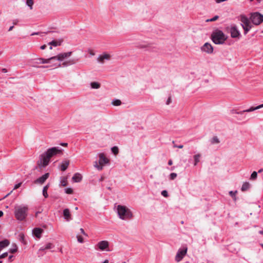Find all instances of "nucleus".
I'll return each mask as SVG.
<instances>
[{"mask_svg":"<svg viewBox=\"0 0 263 263\" xmlns=\"http://www.w3.org/2000/svg\"><path fill=\"white\" fill-rule=\"evenodd\" d=\"M117 212L119 218L123 220H129L133 217V212L125 205H118Z\"/></svg>","mask_w":263,"mask_h":263,"instance_id":"1","label":"nucleus"},{"mask_svg":"<svg viewBox=\"0 0 263 263\" xmlns=\"http://www.w3.org/2000/svg\"><path fill=\"white\" fill-rule=\"evenodd\" d=\"M28 211L27 205H16L14 207V215L17 220L22 221L24 220Z\"/></svg>","mask_w":263,"mask_h":263,"instance_id":"2","label":"nucleus"},{"mask_svg":"<svg viewBox=\"0 0 263 263\" xmlns=\"http://www.w3.org/2000/svg\"><path fill=\"white\" fill-rule=\"evenodd\" d=\"M211 37L215 44H222L226 41L228 36L221 30L217 29L212 33Z\"/></svg>","mask_w":263,"mask_h":263,"instance_id":"3","label":"nucleus"},{"mask_svg":"<svg viewBox=\"0 0 263 263\" xmlns=\"http://www.w3.org/2000/svg\"><path fill=\"white\" fill-rule=\"evenodd\" d=\"M51 157V156L49 154L47 151L45 152L40 156V160L37 162L39 166L40 167H45L47 166Z\"/></svg>","mask_w":263,"mask_h":263,"instance_id":"4","label":"nucleus"},{"mask_svg":"<svg viewBox=\"0 0 263 263\" xmlns=\"http://www.w3.org/2000/svg\"><path fill=\"white\" fill-rule=\"evenodd\" d=\"M240 21L241 23V26L244 30V33L245 34H246L252 28V25L250 22L251 21L245 15H241Z\"/></svg>","mask_w":263,"mask_h":263,"instance_id":"5","label":"nucleus"},{"mask_svg":"<svg viewBox=\"0 0 263 263\" xmlns=\"http://www.w3.org/2000/svg\"><path fill=\"white\" fill-rule=\"evenodd\" d=\"M250 20L254 25H258L263 21V15L258 12H254L251 14Z\"/></svg>","mask_w":263,"mask_h":263,"instance_id":"6","label":"nucleus"},{"mask_svg":"<svg viewBox=\"0 0 263 263\" xmlns=\"http://www.w3.org/2000/svg\"><path fill=\"white\" fill-rule=\"evenodd\" d=\"M187 251V248L186 247H183V248L179 249L175 256L176 261L177 262L180 261L186 255Z\"/></svg>","mask_w":263,"mask_h":263,"instance_id":"7","label":"nucleus"},{"mask_svg":"<svg viewBox=\"0 0 263 263\" xmlns=\"http://www.w3.org/2000/svg\"><path fill=\"white\" fill-rule=\"evenodd\" d=\"M97 246L100 251H106L109 252L111 250L109 249V242L107 240H102L99 241Z\"/></svg>","mask_w":263,"mask_h":263,"instance_id":"8","label":"nucleus"},{"mask_svg":"<svg viewBox=\"0 0 263 263\" xmlns=\"http://www.w3.org/2000/svg\"><path fill=\"white\" fill-rule=\"evenodd\" d=\"M72 52L69 51L67 52L61 53L56 56L52 57L53 61H62L64 59L69 58L71 55Z\"/></svg>","mask_w":263,"mask_h":263,"instance_id":"9","label":"nucleus"},{"mask_svg":"<svg viewBox=\"0 0 263 263\" xmlns=\"http://www.w3.org/2000/svg\"><path fill=\"white\" fill-rule=\"evenodd\" d=\"M230 32L232 38L239 39L241 34L236 26H232L230 27Z\"/></svg>","mask_w":263,"mask_h":263,"instance_id":"10","label":"nucleus"},{"mask_svg":"<svg viewBox=\"0 0 263 263\" xmlns=\"http://www.w3.org/2000/svg\"><path fill=\"white\" fill-rule=\"evenodd\" d=\"M46 151L52 157L58 154H61L63 149L59 147H53L48 149Z\"/></svg>","mask_w":263,"mask_h":263,"instance_id":"11","label":"nucleus"},{"mask_svg":"<svg viewBox=\"0 0 263 263\" xmlns=\"http://www.w3.org/2000/svg\"><path fill=\"white\" fill-rule=\"evenodd\" d=\"M46 151L52 157L58 154H61L63 149L59 147H53L48 149Z\"/></svg>","mask_w":263,"mask_h":263,"instance_id":"12","label":"nucleus"},{"mask_svg":"<svg viewBox=\"0 0 263 263\" xmlns=\"http://www.w3.org/2000/svg\"><path fill=\"white\" fill-rule=\"evenodd\" d=\"M201 50L203 52L211 54L213 52V48L211 44L205 43L201 47Z\"/></svg>","mask_w":263,"mask_h":263,"instance_id":"13","label":"nucleus"},{"mask_svg":"<svg viewBox=\"0 0 263 263\" xmlns=\"http://www.w3.org/2000/svg\"><path fill=\"white\" fill-rule=\"evenodd\" d=\"M98 156L99 158V163L102 165L103 166L109 163V160L107 159L105 154L104 153H99L98 154Z\"/></svg>","mask_w":263,"mask_h":263,"instance_id":"14","label":"nucleus"},{"mask_svg":"<svg viewBox=\"0 0 263 263\" xmlns=\"http://www.w3.org/2000/svg\"><path fill=\"white\" fill-rule=\"evenodd\" d=\"M49 177V173H47L34 181L35 184H43Z\"/></svg>","mask_w":263,"mask_h":263,"instance_id":"15","label":"nucleus"},{"mask_svg":"<svg viewBox=\"0 0 263 263\" xmlns=\"http://www.w3.org/2000/svg\"><path fill=\"white\" fill-rule=\"evenodd\" d=\"M52 57L48 59H44V58H39L35 60L34 63L36 64H48L51 63V61H52Z\"/></svg>","mask_w":263,"mask_h":263,"instance_id":"16","label":"nucleus"},{"mask_svg":"<svg viewBox=\"0 0 263 263\" xmlns=\"http://www.w3.org/2000/svg\"><path fill=\"white\" fill-rule=\"evenodd\" d=\"M43 232V230L40 228H35L32 230L33 235L39 239L41 237V235Z\"/></svg>","mask_w":263,"mask_h":263,"instance_id":"17","label":"nucleus"},{"mask_svg":"<svg viewBox=\"0 0 263 263\" xmlns=\"http://www.w3.org/2000/svg\"><path fill=\"white\" fill-rule=\"evenodd\" d=\"M110 59V55L108 54H104L98 57L97 61L99 63H103L105 60H109Z\"/></svg>","mask_w":263,"mask_h":263,"instance_id":"18","label":"nucleus"},{"mask_svg":"<svg viewBox=\"0 0 263 263\" xmlns=\"http://www.w3.org/2000/svg\"><path fill=\"white\" fill-rule=\"evenodd\" d=\"M63 216L64 219L67 221H69L71 219V214L68 209H65L63 210Z\"/></svg>","mask_w":263,"mask_h":263,"instance_id":"19","label":"nucleus"},{"mask_svg":"<svg viewBox=\"0 0 263 263\" xmlns=\"http://www.w3.org/2000/svg\"><path fill=\"white\" fill-rule=\"evenodd\" d=\"M246 111L245 110L240 111L239 114L237 116H234V117L239 121H241L245 119L246 117V115L245 114Z\"/></svg>","mask_w":263,"mask_h":263,"instance_id":"20","label":"nucleus"},{"mask_svg":"<svg viewBox=\"0 0 263 263\" xmlns=\"http://www.w3.org/2000/svg\"><path fill=\"white\" fill-rule=\"evenodd\" d=\"M69 164V161L65 160L63 161L60 165V169L62 171H65L68 167Z\"/></svg>","mask_w":263,"mask_h":263,"instance_id":"21","label":"nucleus"},{"mask_svg":"<svg viewBox=\"0 0 263 263\" xmlns=\"http://www.w3.org/2000/svg\"><path fill=\"white\" fill-rule=\"evenodd\" d=\"M78 61V60H76V59H70L68 61H65L62 64V65L63 66V67H66V66H70V65H73L75 63H76V62Z\"/></svg>","mask_w":263,"mask_h":263,"instance_id":"22","label":"nucleus"},{"mask_svg":"<svg viewBox=\"0 0 263 263\" xmlns=\"http://www.w3.org/2000/svg\"><path fill=\"white\" fill-rule=\"evenodd\" d=\"M82 177L79 173H76L72 177V179L75 182H79L81 181Z\"/></svg>","mask_w":263,"mask_h":263,"instance_id":"23","label":"nucleus"},{"mask_svg":"<svg viewBox=\"0 0 263 263\" xmlns=\"http://www.w3.org/2000/svg\"><path fill=\"white\" fill-rule=\"evenodd\" d=\"M263 107V104H260L259 105H258L256 107L251 106L249 108L245 109V111L246 112H251L253 111L254 110H256L257 109H259L260 108H261Z\"/></svg>","mask_w":263,"mask_h":263,"instance_id":"24","label":"nucleus"},{"mask_svg":"<svg viewBox=\"0 0 263 263\" xmlns=\"http://www.w3.org/2000/svg\"><path fill=\"white\" fill-rule=\"evenodd\" d=\"M63 42V40L62 39H60L58 41H52L50 42H49V44L52 45L54 47L60 46L62 44V43Z\"/></svg>","mask_w":263,"mask_h":263,"instance_id":"25","label":"nucleus"},{"mask_svg":"<svg viewBox=\"0 0 263 263\" xmlns=\"http://www.w3.org/2000/svg\"><path fill=\"white\" fill-rule=\"evenodd\" d=\"M9 244V241L6 239L0 241V251L4 248L7 247Z\"/></svg>","mask_w":263,"mask_h":263,"instance_id":"26","label":"nucleus"},{"mask_svg":"<svg viewBox=\"0 0 263 263\" xmlns=\"http://www.w3.org/2000/svg\"><path fill=\"white\" fill-rule=\"evenodd\" d=\"M50 186V184L48 183L47 185L44 186L43 189V195L45 198H47L48 197V194L47 193V190Z\"/></svg>","mask_w":263,"mask_h":263,"instance_id":"27","label":"nucleus"},{"mask_svg":"<svg viewBox=\"0 0 263 263\" xmlns=\"http://www.w3.org/2000/svg\"><path fill=\"white\" fill-rule=\"evenodd\" d=\"M201 156V155L200 154H197L194 156L193 158H194V166H196L198 164V163L200 161V159Z\"/></svg>","mask_w":263,"mask_h":263,"instance_id":"28","label":"nucleus"},{"mask_svg":"<svg viewBox=\"0 0 263 263\" xmlns=\"http://www.w3.org/2000/svg\"><path fill=\"white\" fill-rule=\"evenodd\" d=\"M90 86L92 89H99L101 85L99 83L97 82H92L90 83Z\"/></svg>","mask_w":263,"mask_h":263,"instance_id":"29","label":"nucleus"},{"mask_svg":"<svg viewBox=\"0 0 263 263\" xmlns=\"http://www.w3.org/2000/svg\"><path fill=\"white\" fill-rule=\"evenodd\" d=\"M210 142L212 144H218L220 141L217 136H214L211 140Z\"/></svg>","mask_w":263,"mask_h":263,"instance_id":"30","label":"nucleus"},{"mask_svg":"<svg viewBox=\"0 0 263 263\" xmlns=\"http://www.w3.org/2000/svg\"><path fill=\"white\" fill-rule=\"evenodd\" d=\"M67 178L65 177H62L60 179V184L63 186H65L67 185Z\"/></svg>","mask_w":263,"mask_h":263,"instance_id":"31","label":"nucleus"},{"mask_svg":"<svg viewBox=\"0 0 263 263\" xmlns=\"http://www.w3.org/2000/svg\"><path fill=\"white\" fill-rule=\"evenodd\" d=\"M17 251V247L16 244L13 243L12 245V247L9 249V252L11 253H14Z\"/></svg>","mask_w":263,"mask_h":263,"instance_id":"32","label":"nucleus"},{"mask_svg":"<svg viewBox=\"0 0 263 263\" xmlns=\"http://www.w3.org/2000/svg\"><path fill=\"white\" fill-rule=\"evenodd\" d=\"M93 166L99 171L103 170V166L99 163V162L95 161L94 162Z\"/></svg>","mask_w":263,"mask_h":263,"instance_id":"33","label":"nucleus"},{"mask_svg":"<svg viewBox=\"0 0 263 263\" xmlns=\"http://www.w3.org/2000/svg\"><path fill=\"white\" fill-rule=\"evenodd\" d=\"M93 166L99 171L103 170V166L99 163V162L95 161L94 162Z\"/></svg>","mask_w":263,"mask_h":263,"instance_id":"34","label":"nucleus"},{"mask_svg":"<svg viewBox=\"0 0 263 263\" xmlns=\"http://www.w3.org/2000/svg\"><path fill=\"white\" fill-rule=\"evenodd\" d=\"M240 111V110H239V108L238 107H235V108H232L230 110V113L231 114H236V115H238L239 114Z\"/></svg>","mask_w":263,"mask_h":263,"instance_id":"35","label":"nucleus"},{"mask_svg":"<svg viewBox=\"0 0 263 263\" xmlns=\"http://www.w3.org/2000/svg\"><path fill=\"white\" fill-rule=\"evenodd\" d=\"M249 186H250V184L248 182L244 183L242 185L241 191H246L247 190H248L249 189Z\"/></svg>","mask_w":263,"mask_h":263,"instance_id":"36","label":"nucleus"},{"mask_svg":"<svg viewBox=\"0 0 263 263\" xmlns=\"http://www.w3.org/2000/svg\"><path fill=\"white\" fill-rule=\"evenodd\" d=\"M112 104L114 106H119L121 104V101L118 99L112 100Z\"/></svg>","mask_w":263,"mask_h":263,"instance_id":"37","label":"nucleus"},{"mask_svg":"<svg viewBox=\"0 0 263 263\" xmlns=\"http://www.w3.org/2000/svg\"><path fill=\"white\" fill-rule=\"evenodd\" d=\"M26 5L29 7L30 9H32V6L33 5V0H26Z\"/></svg>","mask_w":263,"mask_h":263,"instance_id":"38","label":"nucleus"},{"mask_svg":"<svg viewBox=\"0 0 263 263\" xmlns=\"http://www.w3.org/2000/svg\"><path fill=\"white\" fill-rule=\"evenodd\" d=\"M237 192L236 191H230L229 192V195L233 198V199L235 200H236V195L237 194Z\"/></svg>","mask_w":263,"mask_h":263,"instance_id":"39","label":"nucleus"},{"mask_svg":"<svg viewBox=\"0 0 263 263\" xmlns=\"http://www.w3.org/2000/svg\"><path fill=\"white\" fill-rule=\"evenodd\" d=\"M257 176V173L255 171L253 172L250 177L251 180H255Z\"/></svg>","mask_w":263,"mask_h":263,"instance_id":"40","label":"nucleus"},{"mask_svg":"<svg viewBox=\"0 0 263 263\" xmlns=\"http://www.w3.org/2000/svg\"><path fill=\"white\" fill-rule=\"evenodd\" d=\"M177 174L175 173H172L170 174L169 178L170 180H174L177 177Z\"/></svg>","mask_w":263,"mask_h":263,"instance_id":"41","label":"nucleus"},{"mask_svg":"<svg viewBox=\"0 0 263 263\" xmlns=\"http://www.w3.org/2000/svg\"><path fill=\"white\" fill-rule=\"evenodd\" d=\"M53 247L54 246L52 243L49 242L45 246V249H46V250L50 249L53 248Z\"/></svg>","mask_w":263,"mask_h":263,"instance_id":"42","label":"nucleus"},{"mask_svg":"<svg viewBox=\"0 0 263 263\" xmlns=\"http://www.w3.org/2000/svg\"><path fill=\"white\" fill-rule=\"evenodd\" d=\"M19 237H20V241L23 243H25V236L24 235V234L23 233H20L19 234Z\"/></svg>","mask_w":263,"mask_h":263,"instance_id":"43","label":"nucleus"},{"mask_svg":"<svg viewBox=\"0 0 263 263\" xmlns=\"http://www.w3.org/2000/svg\"><path fill=\"white\" fill-rule=\"evenodd\" d=\"M77 238L78 241L79 242H80V243L84 242V239L81 236L77 235Z\"/></svg>","mask_w":263,"mask_h":263,"instance_id":"44","label":"nucleus"},{"mask_svg":"<svg viewBox=\"0 0 263 263\" xmlns=\"http://www.w3.org/2000/svg\"><path fill=\"white\" fill-rule=\"evenodd\" d=\"M111 151L114 154H117L119 152L118 148L117 146L113 147L111 148Z\"/></svg>","mask_w":263,"mask_h":263,"instance_id":"45","label":"nucleus"},{"mask_svg":"<svg viewBox=\"0 0 263 263\" xmlns=\"http://www.w3.org/2000/svg\"><path fill=\"white\" fill-rule=\"evenodd\" d=\"M219 18L218 15H215L214 17L211 19H209L206 20V22H213L216 21Z\"/></svg>","mask_w":263,"mask_h":263,"instance_id":"46","label":"nucleus"},{"mask_svg":"<svg viewBox=\"0 0 263 263\" xmlns=\"http://www.w3.org/2000/svg\"><path fill=\"white\" fill-rule=\"evenodd\" d=\"M161 195L165 197H167L168 196V193L166 190L162 191L161 192Z\"/></svg>","mask_w":263,"mask_h":263,"instance_id":"47","label":"nucleus"},{"mask_svg":"<svg viewBox=\"0 0 263 263\" xmlns=\"http://www.w3.org/2000/svg\"><path fill=\"white\" fill-rule=\"evenodd\" d=\"M73 192L71 188H67L65 189V193L68 194H71Z\"/></svg>","mask_w":263,"mask_h":263,"instance_id":"48","label":"nucleus"},{"mask_svg":"<svg viewBox=\"0 0 263 263\" xmlns=\"http://www.w3.org/2000/svg\"><path fill=\"white\" fill-rule=\"evenodd\" d=\"M87 52L91 56H93L95 54V52L91 49H88Z\"/></svg>","mask_w":263,"mask_h":263,"instance_id":"49","label":"nucleus"},{"mask_svg":"<svg viewBox=\"0 0 263 263\" xmlns=\"http://www.w3.org/2000/svg\"><path fill=\"white\" fill-rule=\"evenodd\" d=\"M7 255H8V253L7 252L4 253L2 255H0V259L4 258L6 256H7Z\"/></svg>","mask_w":263,"mask_h":263,"instance_id":"50","label":"nucleus"},{"mask_svg":"<svg viewBox=\"0 0 263 263\" xmlns=\"http://www.w3.org/2000/svg\"><path fill=\"white\" fill-rule=\"evenodd\" d=\"M21 184H22L21 182L15 184L14 185L13 190H16V189H18V187H20L21 186Z\"/></svg>","mask_w":263,"mask_h":263,"instance_id":"51","label":"nucleus"},{"mask_svg":"<svg viewBox=\"0 0 263 263\" xmlns=\"http://www.w3.org/2000/svg\"><path fill=\"white\" fill-rule=\"evenodd\" d=\"M80 230L82 234H83L84 235L87 236V234L85 233L83 228H81Z\"/></svg>","mask_w":263,"mask_h":263,"instance_id":"52","label":"nucleus"},{"mask_svg":"<svg viewBox=\"0 0 263 263\" xmlns=\"http://www.w3.org/2000/svg\"><path fill=\"white\" fill-rule=\"evenodd\" d=\"M18 22V20L17 19L13 20V24L14 25H17V23Z\"/></svg>","mask_w":263,"mask_h":263,"instance_id":"53","label":"nucleus"},{"mask_svg":"<svg viewBox=\"0 0 263 263\" xmlns=\"http://www.w3.org/2000/svg\"><path fill=\"white\" fill-rule=\"evenodd\" d=\"M12 193V191H11L10 193H9L8 194H7L6 196H5L2 199H0V201L3 199H5V198H6L7 197H8L9 195H10V194Z\"/></svg>","mask_w":263,"mask_h":263,"instance_id":"54","label":"nucleus"},{"mask_svg":"<svg viewBox=\"0 0 263 263\" xmlns=\"http://www.w3.org/2000/svg\"><path fill=\"white\" fill-rule=\"evenodd\" d=\"M171 101V98H168V99H167V101H166V104L167 105H168V104L170 103Z\"/></svg>","mask_w":263,"mask_h":263,"instance_id":"55","label":"nucleus"},{"mask_svg":"<svg viewBox=\"0 0 263 263\" xmlns=\"http://www.w3.org/2000/svg\"><path fill=\"white\" fill-rule=\"evenodd\" d=\"M174 147H178L179 148H183V145H174Z\"/></svg>","mask_w":263,"mask_h":263,"instance_id":"56","label":"nucleus"},{"mask_svg":"<svg viewBox=\"0 0 263 263\" xmlns=\"http://www.w3.org/2000/svg\"><path fill=\"white\" fill-rule=\"evenodd\" d=\"M46 48V45H43L41 46L40 47L41 49H42V50H44Z\"/></svg>","mask_w":263,"mask_h":263,"instance_id":"57","label":"nucleus"},{"mask_svg":"<svg viewBox=\"0 0 263 263\" xmlns=\"http://www.w3.org/2000/svg\"><path fill=\"white\" fill-rule=\"evenodd\" d=\"M2 72H3L4 73H6L8 72V70L6 68H2Z\"/></svg>","mask_w":263,"mask_h":263,"instance_id":"58","label":"nucleus"},{"mask_svg":"<svg viewBox=\"0 0 263 263\" xmlns=\"http://www.w3.org/2000/svg\"><path fill=\"white\" fill-rule=\"evenodd\" d=\"M60 144H61V145L63 146H67V143H61Z\"/></svg>","mask_w":263,"mask_h":263,"instance_id":"59","label":"nucleus"},{"mask_svg":"<svg viewBox=\"0 0 263 263\" xmlns=\"http://www.w3.org/2000/svg\"><path fill=\"white\" fill-rule=\"evenodd\" d=\"M45 250H46V249H45V246H43L42 247H41L40 249H39V251H44Z\"/></svg>","mask_w":263,"mask_h":263,"instance_id":"60","label":"nucleus"},{"mask_svg":"<svg viewBox=\"0 0 263 263\" xmlns=\"http://www.w3.org/2000/svg\"><path fill=\"white\" fill-rule=\"evenodd\" d=\"M172 164H173V161H172V160H170L168 161V164L169 165H172Z\"/></svg>","mask_w":263,"mask_h":263,"instance_id":"61","label":"nucleus"},{"mask_svg":"<svg viewBox=\"0 0 263 263\" xmlns=\"http://www.w3.org/2000/svg\"><path fill=\"white\" fill-rule=\"evenodd\" d=\"M53 65L55 66H58V67L61 66L60 64H58V63L53 64Z\"/></svg>","mask_w":263,"mask_h":263,"instance_id":"62","label":"nucleus"},{"mask_svg":"<svg viewBox=\"0 0 263 263\" xmlns=\"http://www.w3.org/2000/svg\"><path fill=\"white\" fill-rule=\"evenodd\" d=\"M3 214H4L3 212L2 211H0V217L3 216Z\"/></svg>","mask_w":263,"mask_h":263,"instance_id":"63","label":"nucleus"},{"mask_svg":"<svg viewBox=\"0 0 263 263\" xmlns=\"http://www.w3.org/2000/svg\"><path fill=\"white\" fill-rule=\"evenodd\" d=\"M102 263H109V261L107 259H106Z\"/></svg>","mask_w":263,"mask_h":263,"instance_id":"64","label":"nucleus"}]
</instances>
